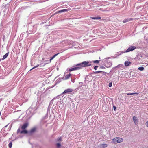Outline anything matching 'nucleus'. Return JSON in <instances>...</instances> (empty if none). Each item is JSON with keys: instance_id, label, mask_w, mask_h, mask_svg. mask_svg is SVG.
Instances as JSON below:
<instances>
[{"instance_id": "f257e3e1", "label": "nucleus", "mask_w": 148, "mask_h": 148, "mask_svg": "<svg viewBox=\"0 0 148 148\" xmlns=\"http://www.w3.org/2000/svg\"><path fill=\"white\" fill-rule=\"evenodd\" d=\"M91 65V64H90L88 61H84L81 63L77 64V66H79L81 69L84 67L90 66Z\"/></svg>"}, {"instance_id": "f03ea898", "label": "nucleus", "mask_w": 148, "mask_h": 148, "mask_svg": "<svg viewBox=\"0 0 148 148\" xmlns=\"http://www.w3.org/2000/svg\"><path fill=\"white\" fill-rule=\"evenodd\" d=\"M123 140L119 137H116L113 139L111 141L112 143L117 144L123 142Z\"/></svg>"}, {"instance_id": "7ed1b4c3", "label": "nucleus", "mask_w": 148, "mask_h": 148, "mask_svg": "<svg viewBox=\"0 0 148 148\" xmlns=\"http://www.w3.org/2000/svg\"><path fill=\"white\" fill-rule=\"evenodd\" d=\"M136 47L134 46H131L126 51V52H129L131 51H133L135 49Z\"/></svg>"}, {"instance_id": "20e7f679", "label": "nucleus", "mask_w": 148, "mask_h": 148, "mask_svg": "<svg viewBox=\"0 0 148 148\" xmlns=\"http://www.w3.org/2000/svg\"><path fill=\"white\" fill-rule=\"evenodd\" d=\"M76 67L69 69V71H73L79 70L81 69V68L79 66H77V64L76 65Z\"/></svg>"}, {"instance_id": "39448f33", "label": "nucleus", "mask_w": 148, "mask_h": 148, "mask_svg": "<svg viewBox=\"0 0 148 148\" xmlns=\"http://www.w3.org/2000/svg\"><path fill=\"white\" fill-rule=\"evenodd\" d=\"M73 91L72 89L69 88L65 90L62 93L63 94L67 93H71Z\"/></svg>"}, {"instance_id": "423d86ee", "label": "nucleus", "mask_w": 148, "mask_h": 148, "mask_svg": "<svg viewBox=\"0 0 148 148\" xmlns=\"http://www.w3.org/2000/svg\"><path fill=\"white\" fill-rule=\"evenodd\" d=\"M133 120L135 125H137L138 122V119L135 116H134L133 118Z\"/></svg>"}, {"instance_id": "0eeeda50", "label": "nucleus", "mask_w": 148, "mask_h": 148, "mask_svg": "<svg viewBox=\"0 0 148 148\" xmlns=\"http://www.w3.org/2000/svg\"><path fill=\"white\" fill-rule=\"evenodd\" d=\"M28 125V124L27 123H24L22 126L21 129L23 130H24L26 128Z\"/></svg>"}, {"instance_id": "6e6552de", "label": "nucleus", "mask_w": 148, "mask_h": 148, "mask_svg": "<svg viewBox=\"0 0 148 148\" xmlns=\"http://www.w3.org/2000/svg\"><path fill=\"white\" fill-rule=\"evenodd\" d=\"M68 10L67 9H64L63 10H60L58 11H57L56 13H61L63 12H66Z\"/></svg>"}, {"instance_id": "1a4fd4ad", "label": "nucleus", "mask_w": 148, "mask_h": 148, "mask_svg": "<svg viewBox=\"0 0 148 148\" xmlns=\"http://www.w3.org/2000/svg\"><path fill=\"white\" fill-rule=\"evenodd\" d=\"M133 20V19L132 18H127L124 20L123 22V23H126L129 21H130Z\"/></svg>"}, {"instance_id": "9d476101", "label": "nucleus", "mask_w": 148, "mask_h": 148, "mask_svg": "<svg viewBox=\"0 0 148 148\" xmlns=\"http://www.w3.org/2000/svg\"><path fill=\"white\" fill-rule=\"evenodd\" d=\"M131 63V62H130L127 61L125 62V66H128Z\"/></svg>"}, {"instance_id": "9b49d317", "label": "nucleus", "mask_w": 148, "mask_h": 148, "mask_svg": "<svg viewBox=\"0 0 148 148\" xmlns=\"http://www.w3.org/2000/svg\"><path fill=\"white\" fill-rule=\"evenodd\" d=\"M107 146V145L106 144H102L100 145V147L101 148H105Z\"/></svg>"}, {"instance_id": "f8f14e48", "label": "nucleus", "mask_w": 148, "mask_h": 148, "mask_svg": "<svg viewBox=\"0 0 148 148\" xmlns=\"http://www.w3.org/2000/svg\"><path fill=\"white\" fill-rule=\"evenodd\" d=\"M20 133L21 134H26L28 133V131L25 130H23L21 131L20 132Z\"/></svg>"}, {"instance_id": "ddd939ff", "label": "nucleus", "mask_w": 148, "mask_h": 148, "mask_svg": "<svg viewBox=\"0 0 148 148\" xmlns=\"http://www.w3.org/2000/svg\"><path fill=\"white\" fill-rule=\"evenodd\" d=\"M59 54V53H58L53 55L50 59V62H51V60H52L55 57H56Z\"/></svg>"}, {"instance_id": "4468645a", "label": "nucleus", "mask_w": 148, "mask_h": 148, "mask_svg": "<svg viewBox=\"0 0 148 148\" xmlns=\"http://www.w3.org/2000/svg\"><path fill=\"white\" fill-rule=\"evenodd\" d=\"M99 73H102L104 75H105L106 73L103 71H96L95 72V74H97Z\"/></svg>"}, {"instance_id": "2eb2a0df", "label": "nucleus", "mask_w": 148, "mask_h": 148, "mask_svg": "<svg viewBox=\"0 0 148 148\" xmlns=\"http://www.w3.org/2000/svg\"><path fill=\"white\" fill-rule=\"evenodd\" d=\"M8 54H9V52H8L7 53H6V54H5L4 56H3V59H5L7 57V56H8Z\"/></svg>"}, {"instance_id": "dca6fc26", "label": "nucleus", "mask_w": 148, "mask_h": 148, "mask_svg": "<svg viewBox=\"0 0 148 148\" xmlns=\"http://www.w3.org/2000/svg\"><path fill=\"white\" fill-rule=\"evenodd\" d=\"M90 18L92 19H94V20H98L99 19H101V17H90Z\"/></svg>"}, {"instance_id": "f3484780", "label": "nucleus", "mask_w": 148, "mask_h": 148, "mask_svg": "<svg viewBox=\"0 0 148 148\" xmlns=\"http://www.w3.org/2000/svg\"><path fill=\"white\" fill-rule=\"evenodd\" d=\"M103 110L104 112H107L108 110V108L106 107V108L105 109H104L105 108V106H103Z\"/></svg>"}, {"instance_id": "a211bd4d", "label": "nucleus", "mask_w": 148, "mask_h": 148, "mask_svg": "<svg viewBox=\"0 0 148 148\" xmlns=\"http://www.w3.org/2000/svg\"><path fill=\"white\" fill-rule=\"evenodd\" d=\"M36 130V129L35 128H33L31 129V130L30 131V133H32L34 132Z\"/></svg>"}, {"instance_id": "6ab92c4d", "label": "nucleus", "mask_w": 148, "mask_h": 148, "mask_svg": "<svg viewBox=\"0 0 148 148\" xmlns=\"http://www.w3.org/2000/svg\"><path fill=\"white\" fill-rule=\"evenodd\" d=\"M138 93H137V92H135V93H127V95H134V94H138Z\"/></svg>"}, {"instance_id": "aec40b11", "label": "nucleus", "mask_w": 148, "mask_h": 148, "mask_svg": "<svg viewBox=\"0 0 148 148\" xmlns=\"http://www.w3.org/2000/svg\"><path fill=\"white\" fill-rule=\"evenodd\" d=\"M100 60H96L93 61V62L94 63L98 64Z\"/></svg>"}, {"instance_id": "412c9836", "label": "nucleus", "mask_w": 148, "mask_h": 148, "mask_svg": "<svg viewBox=\"0 0 148 148\" xmlns=\"http://www.w3.org/2000/svg\"><path fill=\"white\" fill-rule=\"evenodd\" d=\"M12 145V142H10L8 144V146L10 148H11Z\"/></svg>"}, {"instance_id": "4be33fe9", "label": "nucleus", "mask_w": 148, "mask_h": 148, "mask_svg": "<svg viewBox=\"0 0 148 148\" xmlns=\"http://www.w3.org/2000/svg\"><path fill=\"white\" fill-rule=\"evenodd\" d=\"M138 69L140 71L144 70V68L143 67H140L138 68Z\"/></svg>"}, {"instance_id": "5701e85b", "label": "nucleus", "mask_w": 148, "mask_h": 148, "mask_svg": "<svg viewBox=\"0 0 148 148\" xmlns=\"http://www.w3.org/2000/svg\"><path fill=\"white\" fill-rule=\"evenodd\" d=\"M39 66V64H37V65L36 66H34V67H33L30 70H32V69H35V68H36V67H38Z\"/></svg>"}, {"instance_id": "b1692460", "label": "nucleus", "mask_w": 148, "mask_h": 148, "mask_svg": "<svg viewBox=\"0 0 148 148\" xmlns=\"http://www.w3.org/2000/svg\"><path fill=\"white\" fill-rule=\"evenodd\" d=\"M70 76V74L67 75L66 76V79H69V78Z\"/></svg>"}, {"instance_id": "393cba45", "label": "nucleus", "mask_w": 148, "mask_h": 148, "mask_svg": "<svg viewBox=\"0 0 148 148\" xmlns=\"http://www.w3.org/2000/svg\"><path fill=\"white\" fill-rule=\"evenodd\" d=\"M56 145L58 148H59L61 146V144L59 143H57Z\"/></svg>"}, {"instance_id": "a878e982", "label": "nucleus", "mask_w": 148, "mask_h": 148, "mask_svg": "<svg viewBox=\"0 0 148 148\" xmlns=\"http://www.w3.org/2000/svg\"><path fill=\"white\" fill-rule=\"evenodd\" d=\"M58 141H62V138L61 137H60V138H58Z\"/></svg>"}, {"instance_id": "bb28decb", "label": "nucleus", "mask_w": 148, "mask_h": 148, "mask_svg": "<svg viewBox=\"0 0 148 148\" xmlns=\"http://www.w3.org/2000/svg\"><path fill=\"white\" fill-rule=\"evenodd\" d=\"M112 83H109V87H111L112 86Z\"/></svg>"}, {"instance_id": "cd10ccee", "label": "nucleus", "mask_w": 148, "mask_h": 148, "mask_svg": "<svg viewBox=\"0 0 148 148\" xmlns=\"http://www.w3.org/2000/svg\"><path fill=\"white\" fill-rule=\"evenodd\" d=\"M98 67V66H95L94 67V69L95 70H96L97 68Z\"/></svg>"}, {"instance_id": "c85d7f7f", "label": "nucleus", "mask_w": 148, "mask_h": 148, "mask_svg": "<svg viewBox=\"0 0 148 148\" xmlns=\"http://www.w3.org/2000/svg\"><path fill=\"white\" fill-rule=\"evenodd\" d=\"M145 125L146 126L148 127V121L146 123Z\"/></svg>"}, {"instance_id": "c756f323", "label": "nucleus", "mask_w": 148, "mask_h": 148, "mask_svg": "<svg viewBox=\"0 0 148 148\" xmlns=\"http://www.w3.org/2000/svg\"><path fill=\"white\" fill-rule=\"evenodd\" d=\"M20 132V129L19 128L17 130V133H18Z\"/></svg>"}, {"instance_id": "7c9ffc66", "label": "nucleus", "mask_w": 148, "mask_h": 148, "mask_svg": "<svg viewBox=\"0 0 148 148\" xmlns=\"http://www.w3.org/2000/svg\"><path fill=\"white\" fill-rule=\"evenodd\" d=\"M113 108H114V110H115L116 109V107L115 106H114Z\"/></svg>"}, {"instance_id": "2f4dec72", "label": "nucleus", "mask_w": 148, "mask_h": 148, "mask_svg": "<svg viewBox=\"0 0 148 148\" xmlns=\"http://www.w3.org/2000/svg\"><path fill=\"white\" fill-rule=\"evenodd\" d=\"M100 67V68H102V69L105 68L104 67H103V66H101Z\"/></svg>"}, {"instance_id": "473e14b6", "label": "nucleus", "mask_w": 148, "mask_h": 148, "mask_svg": "<svg viewBox=\"0 0 148 148\" xmlns=\"http://www.w3.org/2000/svg\"><path fill=\"white\" fill-rule=\"evenodd\" d=\"M68 45H72V44H71V43H69L68 44Z\"/></svg>"}]
</instances>
